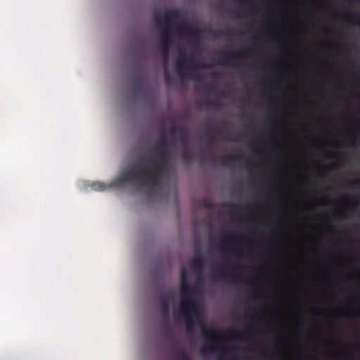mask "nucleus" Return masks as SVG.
<instances>
[{"instance_id":"nucleus-4","label":"nucleus","mask_w":360,"mask_h":360,"mask_svg":"<svg viewBox=\"0 0 360 360\" xmlns=\"http://www.w3.org/2000/svg\"><path fill=\"white\" fill-rule=\"evenodd\" d=\"M200 329L202 334L205 338V342L200 349L201 353L208 352L210 354H213L215 351L214 345L216 344L214 338L218 331L216 329L205 326V324L201 325Z\"/></svg>"},{"instance_id":"nucleus-42","label":"nucleus","mask_w":360,"mask_h":360,"mask_svg":"<svg viewBox=\"0 0 360 360\" xmlns=\"http://www.w3.org/2000/svg\"><path fill=\"white\" fill-rule=\"evenodd\" d=\"M229 360H236V357H233V358L230 359Z\"/></svg>"},{"instance_id":"nucleus-22","label":"nucleus","mask_w":360,"mask_h":360,"mask_svg":"<svg viewBox=\"0 0 360 360\" xmlns=\"http://www.w3.org/2000/svg\"><path fill=\"white\" fill-rule=\"evenodd\" d=\"M206 104L208 105H212L214 107V108L216 110H218V109L221 108V103L217 102V101H207L206 103Z\"/></svg>"},{"instance_id":"nucleus-30","label":"nucleus","mask_w":360,"mask_h":360,"mask_svg":"<svg viewBox=\"0 0 360 360\" xmlns=\"http://www.w3.org/2000/svg\"><path fill=\"white\" fill-rule=\"evenodd\" d=\"M352 18L359 20L360 21V13H356L352 15Z\"/></svg>"},{"instance_id":"nucleus-9","label":"nucleus","mask_w":360,"mask_h":360,"mask_svg":"<svg viewBox=\"0 0 360 360\" xmlns=\"http://www.w3.org/2000/svg\"><path fill=\"white\" fill-rule=\"evenodd\" d=\"M229 267H225L220 269H217L214 271L213 273V277H220L223 278H227L229 276L231 278V281L233 283H238L240 282V278L238 276L235 275L234 274H230L229 273Z\"/></svg>"},{"instance_id":"nucleus-1","label":"nucleus","mask_w":360,"mask_h":360,"mask_svg":"<svg viewBox=\"0 0 360 360\" xmlns=\"http://www.w3.org/2000/svg\"><path fill=\"white\" fill-rule=\"evenodd\" d=\"M158 143L156 150L157 160L148 159L147 167L141 162L122 171L118 177L111 183V186L120 188L126 183L131 184L137 188H153L158 186L169 166L172 158L170 146L174 145V141H168L162 136L160 138Z\"/></svg>"},{"instance_id":"nucleus-25","label":"nucleus","mask_w":360,"mask_h":360,"mask_svg":"<svg viewBox=\"0 0 360 360\" xmlns=\"http://www.w3.org/2000/svg\"><path fill=\"white\" fill-rule=\"evenodd\" d=\"M278 48L282 51V53L283 54L286 53L288 51V49L284 46L283 41H282L281 44H279Z\"/></svg>"},{"instance_id":"nucleus-8","label":"nucleus","mask_w":360,"mask_h":360,"mask_svg":"<svg viewBox=\"0 0 360 360\" xmlns=\"http://www.w3.org/2000/svg\"><path fill=\"white\" fill-rule=\"evenodd\" d=\"M205 257L201 252H196L195 256L191 261V266L193 271L201 274L204 271Z\"/></svg>"},{"instance_id":"nucleus-33","label":"nucleus","mask_w":360,"mask_h":360,"mask_svg":"<svg viewBox=\"0 0 360 360\" xmlns=\"http://www.w3.org/2000/svg\"><path fill=\"white\" fill-rule=\"evenodd\" d=\"M356 73L358 75L356 76V79L358 82H360V70H357Z\"/></svg>"},{"instance_id":"nucleus-15","label":"nucleus","mask_w":360,"mask_h":360,"mask_svg":"<svg viewBox=\"0 0 360 360\" xmlns=\"http://www.w3.org/2000/svg\"><path fill=\"white\" fill-rule=\"evenodd\" d=\"M222 207H228V208H229L231 214H232V216L233 217H235V216L238 213V210H237L236 205H231V204H230L229 202H224L222 204Z\"/></svg>"},{"instance_id":"nucleus-3","label":"nucleus","mask_w":360,"mask_h":360,"mask_svg":"<svg viewBox=\"0 0 360 360\" xmlns=\"http://www.w3.org/2000/svg\"><path fill=\"white\" fill-rule=\"evenodd\" d=\"M180 290L181 295V309L185 312H193L198 316V307L194 300V297L197 291L190 283H180Z\"/></svg>"},{"instance_id":"nucleus-23","label":"nucleus","mask_w":360,"mask_h":360,"mask_svg":"<svg viewBox=\"0 0 360 360\" xmlns=\"http://www.w3.org/2000/svg\"><path fill=\"white\" fill-rule=\"evenodd\" d=\"M178 129H179V125L176 124H174L172 126H171V127L169 128V134L172 135V136H174L176 135V134H178Z\"/></svg>"},{"instance_id":"nucleus-40","label":"nucleus","mask_w":360,"mask_h":360,"mask_svg":"<svg viewBox=\"0 0 360 360\" xmlns=\"http://www.w3.org/2000/svg\"><path fill=\"white\" fill-rule=\"evenodd\" d=\"M258 142V139H255V141L252 143V144H255Z\"/></svg>"},{"instance_id":"nucleus-12","label":"nucleus","mask_w":360,"mask_h":360,"mask_svg":"<svg viewBox=\"0 0 360 360\" xmlns=\"http://www.w3.org/2000/svg\"><path fill=\"white\" fill-rule=\"evenodd\" d=\"M240 159V156L236 155H229L226 156L220 157L221 165L227 167L229 165L228 161H236Z\"/></svg>"},{"instance_id":"nucleus-14","label":"nucleus","mask_w":360,"mask_h":360,"mask_svg":"<svg viewBox=\"0 0 360 360\" xmlns=\"http://www.w3.org/2000/svg\"><path fill=\"white\" fill-rule=\"evenodd\" d=\"M182 156L184 161L187 164H190L193 159L192 153L187 149L183 152Z\"/></svg>"},{"instance_id":"nucleus-38","label":"nucleus","mask_w":360,"mask_h":360,"mask_svg":"<svg viewBox=\"0 0 360 360\" xmlns=\"http://www.w3.org/2000/svg\"><path fill=\"white\" fill-rule=\"evenodd\" d=\"M224 340V338L221 337L220 339L219 340V342H222Z\"/></svg>"},{"instance_id":"nucleus-20","label":"nucleus","mask_w":360,"mask_h":360,"mask_svg":"<svg viewBox=\"0 0 360 360\" xmlns=\"http://www.w3.org/2000/svg\"><path fill=\"white\" fill-rule=\"evenodd\" d=\"M165 82L166 85H167V86L170 85L172 82V78L171 75H169V71L167 70V68H165Z\"/></svg>"},{"instance_id":"nucleus-43","label":"nucleus","mask_w":360,"mask_h":360,"mask_svg":"<svg viewBox=\"0 0 360 360\" xmlns=\"http://www.w3.org/2000/svg\"><path fill=\"white\" fill-rule=\"evenodd\" d=\"M210 160H213V157H212V156H210Z\"/></svg>"},{"instance_id":"nucleus-18","label":"nucleus","mask_w":360,"mask_h":360,"mask_svg":"<svg viewBox=\"0 0 360 360\" xmlns=\"http://www.w3.org/2000/svg\"><path fill=\"white\" fill-rule=\"evenodd\" d=\"M201 204L203 207L207 209H212L214 207V203L210 199H203L201 201Z\"/></svg>"},{"instance_id":"nucleus-27","label":"nucleus","mask_w":360,"mask_h":360,"mask_svg":"<svg viewBox=\"0 0 360 360\" xmlns=\"http://www.w3.org/2000/svg\"><path fill=\"white\" fill-rule=\"evenodd\" d=\"M210 134H209V138L210 139V145H212V141L215 140L216 136L212 133V130L211 128H210Z\"/></svg>"},{"instance_id":"nucleus-35","label":"nucleus","mask_w":360,"mask_h":360,"mask_svg":"<svg viewBox=\"0 0 360 360\" xmlns=\"http://www.w3.org/2000/svg\"><path fill=\"white\" fill-rule=\"evenodd\" d=\"M225 356L224 354H220L218 356V360H224V357Z\"/></svg>"},{"instance_id":"nucleus-39","label":"nucleus","mask_w":360,"mask_h":360,"mask_svg":"<svg viewBox=\"0 0 360 360\" xmlns=\"http://www.w3.org/2000/svg\"><path fill=\"white\" fill-rule=\"evenodd\" d=\"M353 207H357V203H353L352 204Z\"/></svg>"},{"instance_id":"nucleus-26","label":"nucleus","mask_w":360,"mask_h":360,"mask_svg":"<svg viewBox=\"0 0 360 360\" xmlns=\"http://www.w3.org/2000/svg\"><path fill=\"white\" fill-rule=\"evenodd\" d=\"M248 297L254 300H257L259 298V296L253 290L248 293Z\"/></svg>"},{"instance_id":"nucleus-29","label":"nucleus","mask_w":360,"mask_h":360,"mask_svg":"<svg viewBox=\"0 0 360 360\" xmlns=\"http://www.w3.org/2000/svg\"><path fill=\"white\" fill-rule=\"evenodd\" d=\"M259 318V312L257 311H255L254 314H252V319L253 321H256V320H258Z\"/></svg>"},{"instance_id":"nucleus-32","label":"nucleus","mask_w":360,"mask_h":360,"mask_svg":"<svg viewBox=\"0 0 360 360\" xmlns=\"http://www.w3.org/2000/svg\"><path fill=\"white\" fill-rule=\"evenodd\" d=\"M241 334L239 332H237L235 333V338H236L238 340H240Z\"/></svg>"},{"instance_id":"nucleus-24","label":"nucleus","mask_w":360,"mask_h":360,"mask_svg":"<svg viewBox=\"0 0 360 360\" xmlns=\"http://www.w3.org/2000/svg\"><path fill=\"white\" fill-rule=\"evenodd\" d=\"M235 238V236L231 234V233H228L227 235H226L223 238H222V242L223 243H229L231 241H233V239Z\"/></svg>"},{"instance_id":"nucleus-31","label":"nucleus","mask_w":360,"mask_h":360,"mask_svg":"<svg viewBox=\"0 0 360 360\" xmlns=\"http://www.w3.org/2000/svg\"><path fill=\"white\" fill-rule=\"evenodd\" d=\"M141 86V81L139 79H136L134 83V87L136 89H139Z\"/></svg>"},{"instance_id":"nucleus-17","label":"nucleus","mask_w":360,"mask_h":360,"mask_svg":"<svg viewBox=\"0 0 360 360\" xmlns=\"http://www.w3.org/2000/svg\"><path fill=\"white\" fill-rule=\"evenodd\" d=\"M177 353L179 356V360H191L187 353L184 349H178Z\"/></svg>"},{"instance_id":"nucleus-6","label":"nucleus","mask_w":360,"mask_h":360,"mask_svg":"<svg viewBox=\"0 0 360 360\" xmlns=\"http://www.w3.org/2000/svg\"><path fill=\"white\" fill-rule=\"evenodd\" d=\"M184 27L187 30L192 46L198 49L201 45L200 32L202 30L200 28H193L188 25H184Z\"/></svg>"},{"instance_id":"nucleus-41","label":"nucleus","mask_w":360,"mask_h":360,"mask_svg":"<svg viewBox=\"0 0 360 360\" xmlns=\"http://www.w3.org/2000/svg\"><path fill=\"white\" fill-rule=\"evenodd\" d=\"M226 259H227V256L226 255L225 257H223V261L226 260Z\"/></svg>"},{"instance_id":"nucleus-16","label":"nucleus","mask_w":360,"mask_h":360,"mask_svg":"<svg viewBox=\"0 0 360 360\" xmlns=\"http://www.w3.org/2000/svg\"><path fill=\"white\" fill-rule=\"evenodd\" d=\"M188 275L187 271L185 269H182L181 271V282L180 283H188Z\"/></svg>"},{"instance_id":"nucleus-21","label":"nucleus","mask_w":360,"mask_h":360,"mask_svg":"<svg viewBox=\"0 0 360 360\" xmlns=\"http://www.w3.org/2000/svg\"><path fill=\"white\" fill-rule=\"evenodd\" d=\"M92 188L96 191H104L105 189V186L99 182H96L92 184Z\"/></svg>"},{"instance_id":"nucleus-7","label":"nucleus","mask_w":360,"mask_h":360,"mask_svg":"<svg viewBox=\"0 0 360 360\" xmlns=\"http://www.w3.org/2000/svg\"><path fill=\"white\" fill-rule=\"evenodd\" d=\"M181 313L185 316L186 328L188 333L192 335L195 330V321H199L200 318V311L198 316L195 315L193 312H185L181 309Z\"/></svg>"},{"instance_id":"nucleus-34","label":"nucleus","mask_w":360,"mask_h":360,"mask_svg":"<svg viewBox=\"0 0 360 360\" xmlns=\"http://www.w3.org/2000/svg\"><path fill=\"white\" fill-rule=\"evenodd\" d=\"M241 9H242V11H244V12L248 11L250 10V9H249V8H248V7H246V6H242V7H241Z\"/></svg>"},{"instance_id":"nucleus-13","label":"nucleus","mask_w":360,"mask_h":360,"mask_svg":"<svg viewBox=\"0 0 360 360\" xmlns=\"http://www.w3.org/2000/svg\"><path fill=\"white\" fill-rule=\"evenodd\" d=\"M178 134L180 136V140L181 141L182 145L184 146H187V145H188V141H187L188 132H187L186 129L179 126Z\"/></svg>"},{"instance_id":"nucleus-19","label":"nucleus","mask_w":360,"mask_h":360,"mask_svg":"<svg viewBox=\"0 0 360 360\" xmlns=\"http://www.w3.org/2000/svg\"><path fill=\"white\" fill-rule=\"evenodd\" d=\"M192 78L193 79L202 82L203 81V78L200 73H199L197 70H194L192 71Z\"/></svg>"},{"instance_id":"nucleus-37","label":"nucleus","mask_w":360,"mask_h":360,"mask_svg":"<svg viewBox=\"0 0 360 360\" xmlns=\"http://www.w3.org/2000/svg\"><path fill=\"white\" fill-rule=\"evenodd\" d=\"M219 94H220L221 96H222V97L225 96V91H220Z\"/></svg>"},{"instance_id":"nucleus-5","label":"nucleus","mask_w":360,"mask_h":360,"mask_svg":"<svg viewBox=\"0 0 360 360\" xmlns=\"http://www.w3.org/2000/svg\"><path fill=\"white\" fill-rule=\"evenodd\" d=\"M189 60V58L186 55V51L184 49H179V58L176 60V67L182 79H184L187 75L186 73L188 70L187 65Z\"/></svg>"},{"instance_id":"nucleus-28","label":"nucleus","mask_w":360,"mask_h":360,"mask_svg":"<svg viewBox=\"0 0 360 360\" xmlns=\"http://www.w3.org/2000/svg\"><path fill=\"white\" fill-rule=\"evenodd\" d=\"M231 253L233 254V255H235L238 258H240L243 256V255L240 252L237 251L236 250H231Z\"/></svg>"},{"instance_id":"nucleus-2","label":"nucleus","mask_w":360,"mask_h":360,"mask_svg":"<svg viewBox=\"0 0 360 360\" xmlns=\"http://www.w3.org/2000/svg\"><path fill=\"white\" fill-rule=\"evenodd\" d=\"M155 23L160 25L162 23L165 24V28L162 33V39L160 41V46L162 51V58L167 64L169 57V49L172 42V37L169 30V25L174 21H180L181 15L178 8H171L165 13H157L154 16Z\"/></svg>"},{"instance_id":"nucleus-10","label":"nucleus","mask_w":360,"mask_h":360,"mask_svg":"<svg viewBox=\"0 0 360 360\" xmlns=\"http://www.w3.org/2000/svg\"><path fill=\"white\" fill-rule=\"evenodd\" d=\"M241 54L240 51H231L230 53H226L223 57L219 58L217 60V63L221 65H226L229 62L233 60L234 59L240 58Z\"/></svg>"},{"instance_id":"nucleus-36","label":"nucleus","mask_w":360,"mask_h":360,"mask_svg":"<svg viewBox=\"0 0 360 360\" xmlns=\"http://www.w3.org/2000/svg\"><path fill=\"white\" fill-rule=\"evenodd\" d=\"M210 75L212 77H216L217 76V73H216V72H212Z\"/></svg>"},{"instance_id":"nucleus-11","label":"nucleus","mask_w":360,"mask_h":360,"mask_svg":"<svg viewBox=\"0 0 360 360\" xmlns=\"http://www.w3.org/2000/svg\"><path fill=\"white\" fill-rule=\"evenodd\" d=\"M172 298V295H162L160 298V303L162 314L168 317L169 314V302Z\"/></svg>"}]
</instances>
